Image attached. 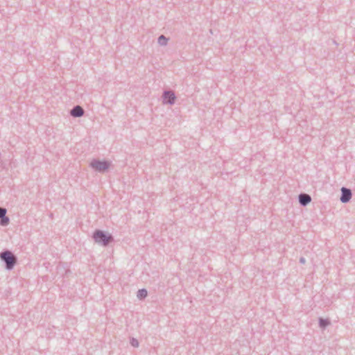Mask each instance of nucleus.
<instances>
[{"label":"nucleus","instance_id":"f03ea898","mask_svg":"<svg viewBox=\"0 0 355 355\" xmlns=\"http://www.w3.org/2000/svg\"><path fill=\"white\" fill-rule=\"evenodd\" d=\"M0 259L5 263V267L8 270L13 269L17 261V257L8 250L0 253Z\"/></svg>","mask_w":355,"mask_h":355},{"label":"nucleus","instance_id":"f257e3e1","mask_svg":"<svg viewBox=\"0 0 355 355\" xmlns=\"http://www.w3.org/2000/svg\"><path fill=\"white\" fill-rule=\"evenodd\" d=\"M92 238L96 243L103 246H107L114 241L111 234H107L101 230H96L93 233Z\"/></svg>","mask_w":355,"mask_h":355},{"label":"nucleus","instance_id":"9b49d317","mask_svg":"<svg viewBox=\"0 0 355 355\" xmlns=\"http://www.w3.org/2000/svg\"><path fill=\"white\" fill-rule=\"evenodd\" d=\"M168 39L166 38L164 35L159 36L157 42L161 46H166L167 44Z\"/></svg>","mask_w":355,"mask_h":355},{"label":"nucleus","instance_id":"20e7f679","mask_svg":"<svg viewBox=\"0 0 355 355\" xmlns=\"http://www.w3.org/2000/svg\"><path fill=\"white\" fill-rule=\"evenodd\" d=\"M162 98L164 104L173 105L176 96L173 90H164Z\"/></svg>","mask_w":355,"mask_h":355},{"label":"nucleus","instance_id":"423d86ee","mask_svg":"<svg viewBox=\"0 0 355 355\" xmlns=\"http://www.w3.org/2000/svg\"><path fill=\"white\" fill-rule=\"evenodd\" d=\"M6 209L0 207V225L1 226H7L10 223V219L6 216Z\"/></svg>","mask_w":355,"mask_h":355},{"label":"nucleus","instance_id":"7ed1b4c3","mask_svg":"<svg viewBox=\"0 0 355 355\" xmlns=\"http://www.w3.org/2000/svg\"><path fill=\"white\" fill-rule=\"evenodd\" d=\"M89 166L95 171L100 173H103L110 167V162L105 160L101 161L94 159L90 162Z\"/></svg>","mask_w":355,"mask_h":355},{"label":"nucleus","instance_id":"ddd939ff","mask_svg":"<svg viewBox=\"0 0 355 355\" xmlns=\"http://www.w3.org/2000/svg\"><path fill=\"white\" fill-rule=\"evenodd\" d=\"M305 262H306L305 258L304 257H300V263L304 264V263H305Z\"/></svg>","mask_w":355,"mask_h":355},{"label":"nucleus","instance_id":"39448f33","mask_svg":"<svg viewBox=\"0 0 355 355\" xmlns=\"http://www.w3.org/2000/svg\"><path fill=\"white\" fill-rule=\"evenodd\" d=\"M352 196V193L351 189L346 187L341 188V196L340 198V200L341 202L347 203L351 200Z\"/></svg>","mask_w":355,"mask_h":355},{"label":"nucleus","instance_id":"f8f14e48","mask_svg":"<svg viewBox=\"0 0 355 355\" xmlns=\"http://www.w3.org/2000/svg\"><path fill=\"white\" fill-rule=\"evenodd\" d=\"M130 344L134 347H138L139 345V341L135 338L130 339Z\"/></svg>","mask_w":355,"mask_h":355},{"label":"nucleus","instance_id":"6e6552de","mask_svg":"<svg viewBox=\"0 0 355 355\" xmlns=\"http://www.w3.org/2000/svg\"><path fill=\"white\" fill-rule=\"evenodd\" d=\"M299 202L302 206H306L311 201V197L307 193H300L298 196Z\"/></svg>","mask_w":355,"mask_h":355},{"label":"nucleus","instance_id":"1a4fd4ad","mask_svg":"<svg viewBox=\"0 0 355 355\" xmlns=\"http://www.w3.org/2000/svg\"><path fill=\"white\" fill-rule=\"evenodd\" d=\"M147 295H148V292H147L146 289L141 288L137 291V297L139 299L142 300V299H144L147 296Z\"/></svg>","mask_w":355,"mask_h":355},{"label":"nucleus","instance_id":"0eeeda50","mask_svg":"<svg viewBox=\"0 0 355 355\" xmlns=\"http://www.w3.org/2000/svg\"><path fill=\"white\" fill-rule=\"evenodd\" d=\"M85 110L80 105L74 106L70 111V114L73 117H81L84 115Z\"/></svg>","mask_w":355,"mask_h":355},{"label":"nucleus","instance_id":"9d476101","mask_svg":"<svg viewBox=\"0 0 355 355\" xmlns=\"http://www.w3.org/2000/svg\"><path fill=\"white\" fill-rule=\"evenodd\" d=\"M329 324H330V321L328 319H324V318H320L319 319V326L321 328L324 329V328H326Z\"/></svg>","mask_w":355,"mask_h":355}]
</instances>
